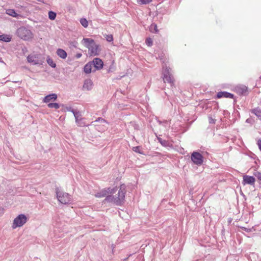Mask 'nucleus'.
<instances>
[{
    "mask_svg": "<svg viewBox=\"0 0 261 261\" xmlns=\"http://www.w3.org/2000/svg\"><path fill=\"white\" fill-rule=\"evenodd\" d=\"M240 228H243V229H244V228H246V227H240Z\"/></svg>",
    "mask_w": 261,
    "mask_h": 261,
    "instance_id": "obj_41",
    "label": "nucleus"
},
{
    "mask_svg": "<svg viewBox=\"0 0 261 261\" xmlns=\"http://www.w3.org/2000/svg\"><path fill=\"white\" fill-rule=\"evenodd\" d=\"M236 90L240 95H246L248 94V88L245 86H237L236 88Z\"/></svg>",
    "mask_w": 261,
    "mask_h": 261,
    "instance_id": "obj_14",
    "label": "nucleus"
},
{
    "mask_svg": "<svg viewBox=\"0 0 261 261\" xmlns=\"http://www.w3.org/2000/svg\"><path fill=\"white\" fill-rule=\"evenodd\" d=\"M95 121H101V122H106V121L104 119H103V118H101V117H99V118H98L95 120Z\"/></svg>",
    "mask_w": 261,
    "mask_h": 261,
    "instance_id": "obj_36",
    "label": "nucleus"
},
{
    "mask_svg": "<svg viewBox=\"0 0 261 261\" xmlns=\"http://www.w3.org/2000/svg\"><path fill=\"white\" fill-rule=\"evenodd\" d=\"M57 54L62 59H65L67 57L66 52L63 49L59 48L57 50Z\"/></svg>",
    "mask_w": 261,
    "mask_h": 261,
    "instance_id": "obj_18",
    "label": "nucleus"
},
{
    "mask_svg": "<svg viewBox=\"0 0 261 261\" xmlns=\"http://www.w3.org/2000/svg\"><path fill=\"white\" fill-rule=\"evenodd\" d=\"M66 109L67 111L71 112L73 114V112H74L76 111L75 110H74L73 109H72V107H66Z\"/></svg>",
    "mask_w": 261,
    "mask_h": 261,
    "instance_id": "obj_34",
    "label": "nucleus"
},
{
    "mask_svg": "<svg viewBox=\"0 0 261 261\" xmlns=\"http://www.w3.org/2000/svg\"><path fill=\"white\" fill-rule=\"evenodd\" d=\"M259 78H260V79H261V76H260V77H259Z\"/></svg>",
    "mask_w": 261,
    "mask_h": 261,
    "instance_id": "obj_42",
    "label": "nucleus"
},
{
    "mask_svg": "<svg viewBox=\"0 0 261 261\" xmlns=\"http://www.w3.org/2000/svg\"><path fill=\"white\" fill-rule=\"evenodd\" d=\"M158 140L159 142L163 145V146H168L169 145V142L168 141L163 140L161 138H158Z\"/></svg>",
    "mask_w": 261,
    "mask_h": 261,
    "instance_id": "obj_25",
    "label": "nucleus"
},
{
    "mask_svg": "<svg viewBox=\"0 0 261 261\" xmlns=\"http://www.w3.org/2000/svg\"><path fill=\"white\" fill-rule=\"evenodd\" d=\"M28 62L33 65H41L42 61L39 59L37 55H30L27 57Z\"/></svg>",
    "mask_w": 261,
    "mask_h": 261,
    "instance_id": "obj_9",
    "label": "nucleus"
},
{
    "mask_svg": "<svg viewBox=\"0 0 261 261\" xmlns=\"http://www.w3.org/2000/svg\"><path fill=\"white\" fill-rule=\"evenodd\" d=\"M57 94L55 93H52L48 94L44 97L43 101L44 103H49L50 101H55L57 99Z\"/></svg>",
    "mask_w": 261,
    "mask_h": 261,
    "instance_id": "obj_13",
    "label": "nucleus"
},
{
    "mask_svg": "<svg viewBox=\"0 0 261 261\" xmlns=\"http://www.w3.org/2000/svg\"><path fill=\"white\" fill-rule=\"evenodd\" d=\"M0 40L6 42H9L11 40V37L9 35L3 34L0 35Z\"/></svg>",
    "mask_w": 261,
    "mask_h": 261,
    "instance_id": "obj_19",
    "label": "nucleus"
},
{
    "mask_svg": "<svg viewBox=\"0 0 261 261\" xmlns=\"http://www.w3.org/2000/svg\"><path fill=\"white\" fill-rule=\"evenodd\" d=\"M56 194L58 200L63 204H67L71 201L70 195L67 193L60 191L59 188H56Z\"/></svg>",
    "mask_w": 261,
    "mask_h": 261,
    "instance_id": "obj_4",
    "label": "nucleus"
},
{
    "mask_svg": "<svg viewBox=\"0 0 261 261\" xmlns=\"http://www.w3.org/2000/svg\"><path fill=\"white\" fill-rule=\"evenodd\" d=\"M171 69L170 67H166L163 70V80L164 83L167 82L170 84L171 86L174 85V80L170 72Z\"/></svg>",
    "mask_w": 261,
    "mask_h": 261,
    "instance_id": "obj_5",
    "label": "nucleus"
},
{
    "mask_svg": "<svg viewBox=\"0 0 261 261\" xmlns=\"http://www.w3.org/2000/svg\"><path fill=\"white\" fill-rule=\"evenodd\" d=\"M46 61L48 64L51 67L55 68L56 67V63L54 62L53 60L50 58L49 57H48Z\"/></svg>",
    "mask_w": 261,
    "mask_h": 261,
    "instance_id": "obj_22",
    "label": "nucleus"
},
{
    "mask_svg": "<svg viewBox=\"0 0 261 261\" xmlns=\"http://www.w3.org/2000/svg\"><path fill=\"white\" fill-rule=\"evenodd\" d=\"M17 36L24 40H29L33 38V35L30 30L25 27H21L17 30Z\"/></svg>",
    "mask_w": 261,
    "mask_h": 261,
    "instance_id": "obj_2",
    "label": "nucleus"
},
{
    "mask_svg": "<svg viewBox=\"0 0 261 261\" xmlns=\"http://www.w3.org/2000/svg\"><path fill=\"white\" fill-rule=\"evenodd\" d=\"M93 83L90 79H87L85 81L83 88L87 90H90L92 88Z\"/></svg>",
    "mask_w": 261,
    "mask_h": 261,
    "instance_id": "obj_15",
    "label": "nucleus"
},
{
    "mask_svg": "<svg viewBox=\"0 0 261 261\" xmlns=\"http://www.w3.org/2000/svg\"><path fill=\"white\" fill-rule=\"evenodd\" d=\"M73 115L75 120H78L79 118H80L82 117L81 113L79 111L77 110L73 112Z\"/></svg>",
    "mask_w": 261,
    "mask_h": 261,
    "instance_id": "obj_30",
    "label": "nucleus"
},
{
    "mask_svg": "<svg viewBox=\"0 0 261 261\" xmlns=\"http://www.w3.org/2000/svg\"><path fill=\"white\" fill-rule=\"evenodd\" d=\"M242 184L243 185L248 184L250 185H253L255 181V178L252 176L244 175L243 178Z\"/></svg>",
    "mask_w": 261,
    "mask_h": 261,
    "instance_id": "obj_12",
    "label": "nucleus"
},
{
    "mask_svg": "<svg viewBox=\"0 0 261 261\" xmlns=\"http://www.w3.org/2000/svg\"><path fill=\"white\" fill-rule=\"evenodd\" d=\"M80 23L84 28H87L88 26V22L86 18H81L80 19Z\"/></svg>",
    "mask_w": 261,
    "mask_h": 261,
    "instance_id": "obj_27",
    "label": "nucleus"
},
{
    "mask_svg": "<svg viewBox=\"0 0 261 261\" xmlns=\"http://www.w3.org/2000/svg\"><path fill=\"white\" fill-rule=\"evenodd\" d=\"M92 67H93L91 62L86 64L84 67V71L86 73H90L92 71Z\"/></svg>",
    "mask_w": 261,
    "mask_h": 261,
    "instance_id": "obj_16",
    "label": "nucleus"
},
{
    "mask_svg": "<svg viewBox=\"0 0 261 261\" xmlns=\"http://www.w3.org/2000/svg\"><path fill=\"white\" fill-rule=\"evenodd\" d=\"M81 56H82V54H77L76 55V57L77 58H80Z\"/></svg>",
    "mask_w": 261,
    "mask_h": 261,
    "instance_id": "obj_38",
    "label": "nucleus"
},
{
    "mask_svg": "<svg viewBox=\"0 0 261 261\" xmlns=\"http://www.w3.org/2000/svg\"><path fill=\"white\" fill-rule=\"evenodd\" d=\"M106 39L109 42H111L113 40V37L112 35H107L106 37Z\"/></svg>",
    "mask_w": 261,
    "mask_h": 261,
    "instance_id": "obj_32",
    "label": "nucleus"
},
{
    "mask_svg": "<svg viewBox=\"0 0 261 261\" xmlns=\"http://www.w3.org/2000/svg\"><path fill=\"white\" fill-rule=\"evenodd\" d=\"M84 120L85 119L81 117L80 118H79L78 120H75V122L78 126L83 127L86 125L85 122H84Z\"/></svg>",
    "mask_w": 261,
    "mask_h": 261,
    "instance_id": "obj_20",
    "label": "nucleus"
},
{
    "mask_svg": "<svg viewBox=\"0 0 261 261\" xmlns=\"http://www.w3.org/2000/svg\"><path fill=\"white\" fill-rule=\"evenodd\" d=\"M56 16H57V14L55 12L51 11H49L48 17L50 20H55L56 17Z\"/></svg>",
    "mask_w": 261,
    "mask_h": 261,
    "instance_id": "obj_26",
    "label": "nucleus"
},
{
    "mask_svg": "<svg viewBox=\"0 0 261 261\" xmlns=\"http://www.w3.org/2000/svg\"><path fill=\"white\" fill-rule=\"evenodd\" d=\"M215 120L213 119L212 117H209V123L211 124L215 123Z\"/></svg>",
    "mask_w": 261,
    "mask_h": 261,
    "instance_id": "obj_37",
    "label": "nucleus"
},
{
    "mask_svg": "<svg viewBox=\"0 0 261 261\" xmlns=\"http://www.w3.org/2000/svg\"><path fill=\"white\" fill-rule=\"evenodd\" d=\"M91 62L92 64L93 67L95 68L93 71L101 69L103 65V61L99 58H95L93 61Z\"/></svg>",
    "mask_w": 261,
    "mask_h": 261,
    "instance_id": "obj_11",
    "label": "nucleus"
},
{
    "mask_svg": "<svg viewBox=\"0 0 261 261\" xmlns=\"http://www.w3.org/2000/svg\"><path fill=\"white\" fill-rule=\"evenodd\" d=\"M152 0H137V3L141 5H146L150 3Z\"/></svg>",
    "mask_w": 261,
    "mask_h": 261,
    "instance_id": "obj_29",
    "label": "nucleus"
},
{
    "mask_svg": "<svg viewBox=\"0 0 261 261\" xmlns=\"http://www.w3.org/2000/svg\"><path fill=\"white\" fill-rule=\"evenodd\" d=\"M126 193L125 187L124 185H121L118 191L117 196L111 195L106 196L103 200L102 203H113L117 205H121L124 201L125 195Z\"/></svg>",
    "mask_w": 261,
    "mask_h": 261,
    "instance_id": "obj_1",
    "label": "nucleus"
},
{
    "mask_svg": "<svg viewBox=\"0 0 261 261\" xmlns=\"http://www.w3.org/2000/svg\"><path fill=\"white\" fill-rule=\"evenodd\" d=\"M192 161L198 166H200L203 162V157L199 152L194 151L191 155Z\"/></svg>",
    "mask_w": 261,
    "mask_h": 261,
    "instance_id": "obj_7",
    "label": "nucleus"
},
{
    "mask_svg": "<svg viewBox=\"0 0 261 261\" xmlns=\"http://www.w3.org/2000/svg\"><path fill=\"white\" fill-rule=\"evenodd\" d=\"M257 144L258 146L259 150L261 151V139H259L257 141Z\"/></svg>",
    "mask_w": 261,
    "mask_h": 261,
    "instance_id": "obj_35",
    "label": "nucleus"
},
{
    "mask_svg": "<svg viewBox=\"0 0 261 261\" xmlns=\"http://www.w3.org/2000/svg\"><path fill=\"white\" fill-rule=\"evenodd\" d=\"M0 63H4V61L2 60V58L0 57Z\"/></svg>",
    "mask_w": 261,
    "mask_h": 261,
    "instance_id": "obj_39",
    "label": "nucleus"
},
{
    "mask_svg": "<svg viewBox=\"0 0 261 261\" xmlns=\"http://www.w3.org/2000/svg\"><path fill=\"white\" fill-rule=\"evenodd\" d=\"M83 41L88 46L91 55L96 56L99 54L98 46L96 44L94 40L91 38H84Z\"/></svg>",
    "mask_w": 261,
    "mask_h": 261,
    "instance_id": "obj_3",
    "label": "nucleus"
},
{
    "mask_svg": "<svg viewBox=\"0 0 261 261\" xmlns=\"http://www.w3.org/2000/svg\"><path fill=\"white\" fill-rule=\"evenodd\" d=\"M254 175L257 177L258 180L261 181V173L259 172H257L254 174Z\"/></svg>",
    "mask_w": 261,
    "mask_h": 261,
    "instance_id": "obj_33",
    "label": "nucleus"
},
{
    "mask_svg": "<svg viewBox=\"0 0 261 261\" xmlns=\"http://www.w3.org/2000/svg\"><path fill=\"white\" fill-rule=\"evenodd\" d=\"M222 97L232 98L234 99V103L237 102V100L234 98V95L233 94L226 91H220L217 93L216 95L217 98H221Z\"/></svg>",
    "mask_w": 261,
    "mask_h": 261,
    "instance_id": "obj_10",
    "label": "nucleus"
},
{
    "mask_svg": "<svg viewBox=\"0 0 261 261\" xmlns=\"http://www.w3.org/2000/svg\"><path fill=\"white\" fill-rule=\"evenodd\" d=\"M250 112L254 114L257 118L261 120V109L257 107L256 108H254L251 109Z\"/></svg>",
    "mask_w": 261,
    "mask_h": 261,
    "instance_id": "obj_17",
    "label": "nucleus"
},
{
    "mask_svg": "<svg viewBox=\"0 0 261 261\" xmlns=\"http://www.w3.org/2000/svg\"><path fill=\"white\" fill-rule=\"evenodd\" d=\"M6 13L10 16L14 17H17L18 14L13 9H8L6 10Z\"/></svg>",
    "mask_w": 261,
    "mask_h": 261,
    "instance_id": "obj_21",
    "label": "nucleus"
},
{
    "mask_svg": "<svg viewBox=\"0 0 261 261\" xmlns=\"http://www.w3.org/2000/svg\"><path fill=\"white\" fill-rule=\"evenodd\" d=\"M117 189L115 188L111 189L110 188L104 189L99 192L95 194V196L98 198H101L106 196L108 194H114L116 192Z\"/></svg>",
    "mask_w": 261,
    "mask_h": 261,
    "instance_id": "obj_8",
    "label": "nucleus"
},
{
    "mask_svg": "<svg viewBox=\"0 0 261 261\" xmlns=\"http://www.w3.org/2000/svg\"><path fill=\"white\" fill-rule=\"evenodd\" d=\"M47 107L49 108H55L58 109L60 108V105L58 103H49L47 105Z\"/></svg>",
    "mask_w": 261,
    "mask_h": 261,
    "instance_id": "obj_24",
    "label": "nucleus"
},
{
    "mask_svg": "<svg viewBox=\"0 0 261 261\" xmlns=\"http://www.w3.org/2000/svg\"><path fill=\"white\" fill-rule=\"evenodd\" d=\"M246 122H249V119H247L246 120Z\"/></svg>",
    "mask_w": 261,
    "mask_h": 261,
    "instance_id": "obj_40",
    "label": "nucleus"
},
{
    "mask_svg": "<svg viewBox=\"0 0 261 261\" xmlns=\"http://www.w3.org/2000/svg\"><path fill=\"white\" fill-rule=\"evenodd\" d=\"M133 150L136 152L140 153V154H143L142 151L141 150V147L140 146L134 147L133 148Z\"/></svg>",
    "mask_w": 261,
    "mask_h": 261,
    "instance_id": "obj_28",
    "label": "nucleus"
},
{
    "mask_svg": "<svg viewBox=\"0 0 261 261\" xmlns=\"http://www.w3.org/2000/svg\"><path fill=\"white\" fill-rule=\"evenodd\" d=\"M150 31L153 33H157L159 30L157 28V25L155 23H152L150 27Z\"/></svg>",
    "mask_w": 261,
    "mask_h": 261,
    "instance_id": "obj_23",
    "label": "nucleus"
},
{
    "mask_svg": "<svg viewBox=\"0 0 261 261\" xmlns=\"http://www.w3.org/2000/svg\"><path fill=\"white\" fill-rule=\"evenodd\" d=\"M145 43L148 46H151L153 44L152 40L150 38H146Z\"/></svg>",
    "mask_w": 261,
    "mask_h": 261,
    "instance_id": "obj_31",
    "label": "nucleus"
},
{
    "mask_svg": "<svg viewBox=\"0 0 261 261\" xmlns=\"http://www.w3.org/2000/svg\"><path fill=\"white\" fill-rule=\"evenodd\" d=\"M27 221V217L23 214H20L14 219L13 223V227L15 228V227H21Z\"/></svg>",
    "mask_w": 261,
    "mask_h": 261,
    "instance_id": "obj_6",
    "label": "nucleus"
}]
</instances>
